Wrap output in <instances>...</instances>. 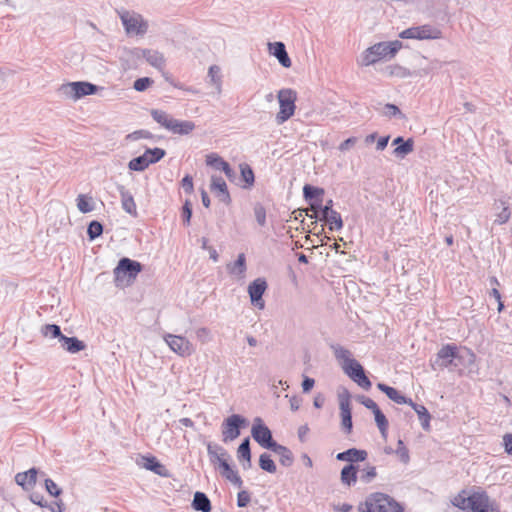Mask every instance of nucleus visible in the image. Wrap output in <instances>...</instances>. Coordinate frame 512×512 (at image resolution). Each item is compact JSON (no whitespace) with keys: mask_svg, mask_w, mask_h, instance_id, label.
<instances>
[{"mask_svg":"<svg viewBox=\"0 0 512 512\" xmlns=\"http://www.w3.org/2000/svg\"><path fill=\"white\" fill-rule=\"evenodd\" d=\"M451 503L465 512H501L499 504L495 500H491L484 490L468 495L467 490L462 489Z\"/></svg>","mask_w":512,"mask_h":512,"instance_id":"1","label":"nucleus"},{"mask_svg":"<svg viewBox=\"0 0 512 512\" xmlns=\"http://www.w3.org/2000/svg\"><path fill=\"white\" fill-rule=\"evenodd\" d=\"M358 512H404V509L388 494L374 492L359 504Z\"/></svg>","mask_w":512,"mask_h":512,"instance_id":"2","label":"nucleus"},{"mask_svg":"<svg viewBox=\"0 0 512 512\" xmlns=\"http://www.w3.org/2000/svg\"><path fill=\"white\" fill-rule=\"evenodd\" d=\"M143 270V265L128 257H122L113 270L114 284L118 288L131 285Z\"/></svg>","mask_w":512,"mask_h":512,"instance_id":"3","label":"nucleus"},{"mask_svg":"<svg viewBox=\"0 0 512 512\" xmlns=\"http://www.w3.org/2000/svg\"><path fill=\"white\" fill-rule=\"evenodd\" d=\"M102 89L103 87L88 81H74L60 85L57 92L62 97L76 101L85 96L94 95Z\"/></svg>","mask_w":512,"mask_h":512,"instance_id":"4","label":"nucleus"},{"mask_svg":"<svg viewBox=\"0 0 512 512\" xmlns=\"http://www.w3.org/2000/svg\"><path fill=\"white\" fill-rule=\"evenodd\" d=\"M279 102V112L276 114V123L278 125L288 121L295 113L297 93L293 89H281L277 95Z\"/></svg>","mask_w":512,"mask_h":512,"instance_id":"5","label":"nucleus"},{"mask_svg":"<svg viewBox=\"0 0 512 512\" xmlns=\"http://www.w3.org/2000/svg\"><path fill=\"white\" fill-rule=\"evenodd\" d=\"M460 358L458 346L454 343H448L441 347L434 359L430 360V366L434 371L442 370L450 366H457L455 360Z\"/></svg>","mask_w":512,"mask_h":512,"instance_id":"6","label":"nucleus"},{"mask_svg":"<svg viewBox=\"0 0 512 512\" xmlns=\"http://www.w3.org/2000/svg\"><path fill=\"white\" fill-rule=\"evenodd\" d=\"M252 438L264 449L272 450L278 443L274 440L272 431L261 417H255L251 428Z\"/></svg>","mask_w":512,"mask_h":512,"instance_id":"7","label":"nucleus"},{"mask_svg":"<svg viewBox=\"0 0 512 512\" xmlns=\"http://www.w3.org/2000/svg\"><path fill=\"white\" fill-rule=\"evenodd\" d=\"M248 425V420L239 414H232L222 422V441L227 443L238 438L241 429Z\"/></svg>","mask_w":512,"mask_h":512,"instance_id":"8","label":"nucleus"},{"mask_svg":"<svg viewBox=\"0 0 512 512\" xmlns=\"http://www.w3.org/2000/svg\"><path fill=\"white\" fill-rule=\"evenodd\" d=\"M207 452L211 462L217 461L219 464L220 474L223 478L230 481V479L237 474L231 465L228 463L225 457H228V453L218 445L213 446L211 443L207 446Z\"/></svg>","mask_w":512,"mask_h":512,"instance_id":"9","label":"nucleus"},{"mask_svg":"<svg viewBox=\"0 0 512 512\" xmlns=\"http://www.w3.org/2000/svg\"><path fill=\"white\" fill-rule=\"evenodd\" d=\"M345 374L354 381L357 385L365 390H369L372 382L366 375L364 367L356 360L351 359L346 365H342Z\"/></svg>","mask_w":512,"mask_h":512,"instance_id":"10","label":"nucleus"},{"mask_svg":"<svg viewBox=\"0 0 512 512\" xmlns=\"http://www.w3.org/2000/svg\"><path fill=\"white\" fill-rule=\"evenodd\" d=\"M399 37L418 40L439 39L441 31L431 25H422L405 29L399 34Z\"/></svg>","mask_w":512,"mask_h":512,"instance_id":"11","label":"nucleus"},{"mask_svg":"<svg viewBox=\"0 0 512 512\" xmlns=\"http://www.w3.org/2000/svg\"><path fill=\"white\" fill-rule=\"evenodd\" d=\"M351 394L347 389H344L339 394V408L341 417V428L345 434H350L353 429L352 409L350 406Z\"/></svg>","mask_w":512,"mask_h":512,"instance_id":"12","label":"nucleus"},{"mask_svg":"<svg viewBox=\"0 0 512 512\" xmlns=\"http://www.w3.org/2000/svg\"><path fill=\"white\" fill-rule=\"evenodd\" d=\"M268 288L265 278H257L248 285V294L251 304L259 309H264L265 301L263 295Z\"/></svg>","mask_w":512,"mask_h":512,"instance_id":"13","label":"nucleus"},{"mask_svg":"<svg viewBox=\"0 0 512 512\" xmlns=\"http://www.w3.org/2000/svg\"><path fill=\"white\" fill-rule=\"evenodd\" d=\"M120 18L128 34L135 33L137 35H143L147 32L148 25L143 21L141 15H131L126 11L120 15Z\"/></svg>","mask_w":512,"mask_h":512,"instance_id":"14","label":"nucleus"},{"mask_svg":"<svg viewBox=\"0 0 512 512\" xmlns=\"http://www.w3.org/2000/svg\"><path fill=\"white\" fill-rule=\"evenodd\" d=\"M403 44L399 40L379 42L370 47V54L376 55L378 60L385 57H394L395 54L402 48Z\"/></svg>","mask_w":512,"mask_h":512,"instance_id":"15","label":"nucleus"},{"mask_svg":"<svg viewBox=\"0 0 512 512\" xmlns=\"http://www.w3.org/2000/svg\"><path fill=\"white\" fill-rule=\"evenodd\" d=\"M165 340L171 350L180 356H190L193 352L192 344L183 336L169 334Z\"/></svg>","mask_w":512,"mask_h":512,"instance_id":"16","label":"nucleus"},{"mask_svg":"<svg viewBox=\"0 0 512 512\" xmlns=\"http://www.w3.org/2000/svg\"><path fill=\"white\" fill-rule=\"evenodd\" d=\"M210 190L222 203L225 205L231 204V195L225 180L221 176H211Z\"/></svg>","mask_w":512,"mask_h":512,"instance_id":"17","label":"nucleus"},{"mask_svg":"<svg viewBox=\"0 0 512 512\" xmlns=\"http://www.w3.org/2000/svg\"><path fill=\"white\" fill-rule=\"evenodd\" d=\"M134 55L138 58H144L151 66L163 70L165 67L164 55L153 49L135 48Z\"/></svg>","mask_w":512,"mask_h":512,"instance_id":"18","label":"nucleus"},{"mask_svg":"<svg viewBox=\"0 0 512 512\" xmlns=\"http://www.w3.org/2000/svg\"><path fill=\"white\" fill-rule=\"evenodd\" d=\"M324 194L325 190L321 187L313 186L311 184H305L303 187V197L305 201L309 203L312 211H315V208L321 207Z\"/></svg>","mask_w":512,"mask_h":512,"instance_id":"19","label":"nucleus"},{"mask_svg":"<svg viewBox=\"0 0 512 512\" xmlns=\"http://www.w3.org/2000/svg\"><path fill=\"white\" fill-rule=\"evenodd\" d=\"M206 164L222 171L230 181L236 177V173L230 164L216 153H210L206 156Z\"/></svg>","mask_w":512,"mask_h":512,"instance_id":"20","label":"nucleus"},{"mask_svg":"<svg viewBox=\"0 0 512 512\" xmlns=\"http://www.w3.org/2000/svg\"><path fill=\"white\" fill-rule=\"evenodd\" d=\"M368 457V452L363 449L358 448H349L343 452H339L336 455V459L338 461L349 462L348 464H356L359 462H364Z\"/></svg>","mask_w":512,"mask_h":512,"instance_id":"21","label":"nucleus"},{"mask_svg":"<svg viewBox=\"0 0 512 512\" xmlns=\"http://www.w3.org/2000/svg\"><path fill=\"white\" fill-rule=\"evenodd\" d=\"M117 191L119 192L121 198V205L123 210L130 214L133 217L138 216L137 206L134 201L133 195L126 189L124 185H117Z\"/></svg>","mask_w":512,"mask_h":512,"instance_id":"22","label":"nucleus"},{"mask_svg":"<svg viewBox=\"0 0 512 512\" xmlns=\"http://www.w3.org/2000/svg\"><path fill=\"white\" fill-rule=\"evenodd\" d=\"M37 475L38 469L32 467L25 472L17 473L15 476V482L25 491H30L37 482Z\"/></svg>","mask_w":512,"mask_h":512,"instance_id":"23","label":"nucleus"},{"mask_svg":"<svg viewBox=\"0 0 512 512\" xmlns=\"http://www.w3.org/2000/svg\"><path fill=\"white\" fill-rule=\"evenodd\" d=\"M378 390H380L382 393H384L390 400L397 404H407L412 405V399L406 397L403 395L399 390L396 388L389 386L385 383L379 382L377 384Z\"/></svg>","mask_w":512,"mask_h":512,"instance_id":"24","label":"nucleus"},{"mask_svg":"<svg viewBox=\"0 0 512 512\" xmlns=\"http://www.w3.org/2000/svg\"><path fill=\"white\" fill-rule=\"evenodd\" d=\"M269 52L273 55L284 68L292 65L291 59L287 53L286 46L283 42L269 43Z\"/></svg>","mask_w":512,"mask_h":512,"instance_id":"25","label":"nucleus"},{"mask_svg":"<svg viewBox=\"0 0 512 512\" xmlns=\"http://www.w3.org/2000/svg\"><path fill=\"white\" fill-rule=\"evenodd\" d=\"M392 145L395 146L393 155L396 157L404 158L414 150L413 138L404 139L402 136H398L393 139Z\"/></svg>","mask_w":512,"mask_h":512,"instance_id":"26","label":"nucleus"},{"mask_svg":"<svg viewBox=\"0 0 512 512\" xmlns=\"http://www.w3.org/2000/svg\"><path fill=\"white\" fill-rule=\"evenodd\" d=\"M143 461V467L149 471L154 472L155 474L162 476V477H168L169 470L166 468L165 465H163L155 456L153 455H146L142 456Z\"/></svg>","mask_w":512,"mask_h":512,"instance_id":"27","label":"nucleus"},{"mask_svg":"<svg viewBox=\"0 0 512 512\" xmlns=\"http://www.w3.org/2000/svg\"><path fill=\"white\" fill-rule=\"evenodd\" d=\"M359 465L347 464L340 472V480L343 485L348 487L354 486L358 479Z\"/></svg>","mask_w":512,"mask_h":512,"instance_id":"28","label":"nucleus"},{"mask_svg":"<svg viewBox=\"0 0 512 512\" xmlns=\"http://www.w3.org/2000/svg\"><path fill=\"white\" fill-rule=\"evenodd\" d=\"M60 343L61 347L71 354H76L86 348L85 342L75 336L68 337L64 335L60 340Z\"/></svg>","mask_w":512,"mask_h":512,"instance_id":"29","label":"nucleus"},{"mask_svg":"<svg viewBox=\"0 0 512 512\" xmlns=\"http://www.w3.org/2000/svg\"><path fill=\"white\" fill-rule=\"evenodd\" d=\"M191 507L199 512H211L212 504L209 497L201 491H196L191 502Z\"/></svg>","mask_w":512,"mask_h":512,"instance_id":"30","label":"nucleus"},{"mask_svg":"<svg viewBox=\"0 0 512 512\" xmlns=\"http://www.w3.org/2000/svg\"><path fill=\"white\" fill-rule=\"evenodd\" d=\"M410 406L416 412V414L421 422L422 429L424 431L429 432L431 429V426H430L431 414L428 411V409L424 405L418 404V403L414 402L413 400H412V405H410Z\"/></svg>","mask_w":512,"mask_h":512,"instance_id":"31","label":"nucleus"},{"mask_svg":"<svg viewBox=\"0 0 512 512\" xmlns=\"http://www.w3.org/2000/svg\"><path fill=\"white\" fill-rule=\"evenodd\" d=\"M271 451L280 456L279 461L282 466L290 467L294 463V455L288 447L277 443Z\"/></svg>","mask_w":512,"mask_h":512,"instance_id":"32","label":"nucleus"},{"mask_svg":"<svg viewBox=\"0 0 512 512\" xmlns=\"http://www.w3.org/2000/svg\"><path fill=\"white\" fill-rule=\"evenodd\" d=\"M171 125L173 127L169 128V131L179 135H188L195 128L194 122L189 120H178L175 118H173Z\"/></svg>","mask_w":512,"mask_h":512,"instance_id":"33","label":"nucleus"},{"mask_svg":"<svg viewBox=\"0 0 512 512\" xmlns=\"http://www.w3.org/2000/svg\"><path fill=\"white\" fill-rule=\"evenodd\" d=\"M227 270L229 274L236 276H244L247 265H246V256L244 253H240L237 256V259L233 263H229L227 265Z\"/></svg>","mask_w":512,"mask_h":512,"instance_id":"34","label":"nucleus"},{"mask_svg":"<svg viewBox=\"0 0 512 512\" xmlns=\"http://www.w3.org/2000/svg\"><path fill=\"white\" fill-rule=\"evenodd\" d=\"M384 72L390 77H399V78H407V77L420 75L418 72L410 71L409 69H407L401 65H398V64H393V65L387 66L385 68Z\"/></svg>","mask_w":512,"mask_h":512,"instance_id":"35","label":"nucleus"},{"mask_svg":"<svg viewBox=\"0 0 512 512\" xmlns=\"http://www.w3.org/2000/svg\"><path fill=\"white\" fill-rule=\"evenodd\" d=\"M239 168L241 180L244 182L242 187L244 189H250L255 183V174L252 167L247 163H241Z\"/></svg>","mask_w":512,"mask_h":512,"instance_id":"36","label":"nucleus"},{"mask_svg":"<svg viewBox=\"0 0 512 512\" xmlns=\"http://www.w3.org/2000/svg\"><path fill=\"white\" fill-rule=\"evenodd\" d=\"M150 114L154 121L166 129L169 130V128L173 127L171 125L173 117H171L167 112L160 109H152Z\"/></svg>","mask_w":512,"mask_h":512,"instance_id":"37","label":"nucleus"},{"mask_svg":"<svg viewBox=\"0 0 512 512\" xmlns=\"http://www.w3.org/2000/svg\"><path fill=\"white\" fill-rule=\"evenodd\" d=\"M78 210L83 213H89L94 210L95 203L93 198L86 194H79L76 199Z\"/></svg>","mask_w":512,"mask_h":512,"instance_id":"38","label":"nucleus"},{"mask_svg":"<svg viewBox=\"0 0 512 512\" xmlns=\"http://www.w3.org/2000/svg\"><path fill=\"white\" fill-rule=\"evenodd\" d=\"M373 415H374L375 423L381 433V436L384 439H386L387 433H388V427H389V422H388L387 417L385 416V414L382 412V410L380 408L377 409V411H375L373 413Z\"/></svg>","mask_w":512,"mask_h":512,"instance_id":"39","label":"nucleus"},{"mask_svg":"<svg viewBox=\"0 0 512 512\" xmlns=\"http://www.w3.org/2000/svg\"><path fill=\"white\" fill-rule=\"evenodd\" d=\"M322 221L327 223L328 229L332 232L339 231L344 226L342 216L338 211L331 213L326 217V219H323Z\"/></svg>","mask_w":512,"mask_h":512,"instance_id":"40","label":"nucleus"},{"mask_svg":"<svg viewBox=\"0 0 512 512\" xmlns=\"http://www.w3.org/2000/svg\"><path fill=\"white\" fill-rule=\"evenodd\" d=\"M237 457L239 461H248L252 458L250 438L246 437L242 440L237 449Z\"/></svg>","mask_w":512,"mask_h":512,"instance_id":"41","label":"nucleus"},{"mask_svg":"<svg viewBox=\"0 0 512 512\" xmlns=\"http://www.w3.org/2000/svg\"><path fill=\"white\" fill-rule=\"evenodd\" d=\"M149 165L148 157L143 153L142 155L131 159L128 163V168L131 171L142 172L147 169Z\"/></svg>","mask_w":512,"mask_h":512,"instance_id":"42","label":"nucleus"},{"mask_svg":"<svg viewBox=\"0 0 512 512\" xmlns=\"http://www.w3.org/2000/svg\"><path fill=\"white\" fill-rule=\"evenodd\" d=\"M259 467L270 474H274L277 471V466L274 460L271 458V455L268 453H262L259 456Z\"/></svg>","mask_w":512,"mask_h":512,"instance_id":"43","label":"nucleus"},{"mask_svg":"<svg viewBox=\"0 0 512 512\" xmlns=\"http://www.w3.org/2000/svg\"><path fill=\"white\" fill-rule=\"evenodd\" d=\"M330 348L334 352V356L338 361H342V365H346L349 360L353 359L351 352L340 344H331Z\"/></svg>","mask_w":512,"mask_h":512,"instance_id":"44","label":"nucleus"},{"mask_svg":"<svg viewBox=\"0 0 512 512\" xmlns=\"http://www.w3.org/2000/svg\"><path fill=\"white\" fill-rule=\"evenodd\" d=\"M41 333L44 337L57 338L59 341L62 339L64 334L61 328L57 324H45L41 327Z\"/></svg>","mask_w":512,"mask_h":512,"instance_id":"45","label":"nucleus"},{"mask_svg":"<svg viewBox=\"0 0 512 512\" xmlns=\"http://www.w3.org/2000/svg\"><path fill=\"white\" fill-rule=\"evenodd\" d=\"M104 226L97 220H92L87 226V237L90 241L95 240L103 234Z\"/></svg>","mask_w":512,"mask_h":512,"instance_id":"46","label":"nucleus"},{"mask_svg":"<svg viewBox=\"0 0 512 512\" xmlns=\"http://www.w3.org/2000/svg\"><path fill=\"white\" fill-rule=\"evenodd\" d=\"M335 211L336 210L333 209V200L329 199L326 201L325 204H323V202H321V207L315 208V211H313V212L317 213V215H315L314 217L321 221L323 219H326V217L328 215H330L331 213H333Z\"/></svg>","mask_w":512,"mask_h":512,"instance_id":"47","label":"nucleus"},{"mask_svg":"<svg viewBox=\"0 0 512 512\" xmlns=\"http://www.w3.org/2000/svg\"><path fill=\"white\" fill-rule=\"evenodd\" d=\"M144 153H145L146 157H148L149 164H155V163L159 162L166 155V151L164 149L158 148V147L147 148Z\"/></svg>","mask_w":512,"mask_h":512,"instance_id":"48","label":"nucleus"},{"mask_svg":"<svg viewBox=\"0 0 512 512\" xmlns=\"http://www.w3.org/2000/svg\"><path fill=\"white\" fill-rule=\"evenodd\" d=\"M359 471L361 472L360 480L366 484L371 483L377 476L376 467L369 464Z\"/></svg>","mask_w":512,"mask_h":512,"instance_id":"49","label":"nucleus"},{"mask_svg":"<svg viewBox=\"0 0 512 512\" xmlns=\"http://www.w3.org/2000/svg\"><path fill=\"white\" fill-rule=\"evenodd\" d=\"M253 212L258 225L261 227L266 226V209L263 206V204L260 202H256L253 206Z\"/></svg>","mask_w":512,"mask_h":512,"instance_id":"50","label":"nucleus"},{"mask_svg":"<svg viewBox=\"0 0 512 512\" xmlns=\"http://www.w3.org/2000/svg\"><path fill=\"white\" fill-rule=\"evenodd\" d=\"M221 69L217 65H212L209 67L208 70V77L210 78L211 82L216 85V88L218 92L221 91Z\"/></svg>","mask_w":512,"mask_h":512,"instance_id":"51","label":"nucleus"},{"mask_svg":"<svg viewBox=\"0 0 512 512\" xmlns=\"http://www.w3.org/2000/svg\"><path fill=\"white\" fill-rule=\"evenodd\" d=\"M193 210H192V204L190 200H186L182 206L181 210V218L184 226H189L191 224V218H192Z\"/></svg>","mask_w":512,"mask_h":512,"instance_id":"52","label":"nucleus"},{"mask_svg":"<svg viewBox=\"0 0 512 512\" xmlns=\"http://www.w3.org/2000/svg\"><path fill=\"white\" fill-rule=\"evenodd\" d=\"M154 80L150 77H141L137 78L133 83V88L138 92L146 91L152 84Z\"/></svg>","mask_w":512,"mask_h":512,"instance_id":"53","label":"nucleus"},{"mask_svg":"<svg viewBox=\"0 0 512 512\" xmlns=\"http://www.w3.org/2000/svg\"><path fill=\"white\" fill-rule=\"evenodd\" d=\"M44 484L46 491L51 496L57 498L62 494V489L51 478H45Z\"/></svg>","mask_w":512,"mask_h":512,"instance_id":"54","label":"nucleus"},{"mask_svg":"<svg viewBox=\"0 0 512 512\" xmlns=\"http://www.w3.org/2000/svg\"><path fill=\"white\" fill-rule=\"evenodd\" d=\"M395 453L399 456L400 460L403 463L406 464L409 462V460H410L409 450L405 446L403 440H401V439L398 440L397 449H396Z\"/></svg>","mask_w":512,"mask_h":512,"instance_id":"55","label":"nucleus"},{"mask_svg":"<svg viewBox=\"0 0 512 512\" xmlns=\"http://www.w3.org/2000/svg\"><path fill=\"white\" fill-rule=\"evenodd\" d=\"M384 115L387 116V117H399V118H403L404 115L403 113L401 112V110L399 109V107L395 104H391V103H387L385 106H384Z\"/></svg>","mask_w":512,"mask_h":512,"instance_id":"56","label":"nucleus"},{"mask_svg":"<svg viewBox=\"0 0 512 512\" xmlns=\"http://www.w3.org/2000/svg\"><path fill=\"white\" fill-rule=\"evenodd\" d=\"M251 501V494L247 490H241L237 494V506L239 508H245Z\"/></svg>","mask_w":512,"mask_h":512,"instance_id":"57","label":"nucleus"},{"mask_svg":"<svg viewBox=\"0 0 512 512\" xmlns=\"http://www.w3.org/2000/svg\"><path fill=\"white\" fill-rule=\"evenodd\" d=\"M181 186L186 194H192L194 192L193 178L191 175L186 174L181 180Z\"/></svg>","mask_w":512,"mask_h":512,"instance_id":"58","label":"nucleus"},{"mask_svg":"<svg viewBox=\"0 0 512 512\" xmlns=\"http://www.w3.org/2000/svg\"><path fill=\"white\" fill-rule=\"evenodd\" d=\"M377 61H379V60L376 57V55L370 54V47L367 48L363 52L362 57H361V64L362 65L369 66V65H372V64L376 63Z\"/></svg>","mask_w":512,"mask_h":512,"instance_id":"59","label":"nucleus"},{"mask_svg":"<svg viewBox=\"0 0 512 512\" xmlns=\"http://www.w3.org/2000/svg\"><path fill=\"white\" fill-rule=\"evenodd\" d=\"M128 137L135 139V140L140 139V138H144V139H155L156 138V136L153 135L150 131L144 130V129L134 131L133 133L129 134Z\"/></svg>","mask_w":512,"mask_h":512,"instance_id":"60","label":"nucleus"},{"mask_svg":"<svg viewBox=\"0 0 512 512\" xmlns=\"http://www.w3.org/2000/svg\"><path fill=\"white\" fill-rule=\"evenodd\" d=\"M30 500L39 507L45 508L48 506V502L44 499V496L39 492H32L30 494Z\"/></svg>","mask_w":512,"mask_h":512,"instance_id":"61","label":"nucleus"},{"mask_svg":"<svg viewBox=\"0 0 512 512\" xmlns=\"http://www.w3.org/2000/svg\"><path fill=\"white\" fill-rule=\"evenodd\" d=\"M196 337L202 343H206V342H208L211 339V337H210V330L208 328H206V327L198 328L196 330Z\"/></svg>","mask_w":512,"mask_h":512,"instance_id":"62","label":"nucleus"},{"mask_svg":"<svg viewBox=\"0 0 512 512\" xmlns=\"http://www.w3.org/2000/svg\"><path fill=\"white\" fill-rule=\"evenodd\" d=\"M504 451L512 456V434L507 433L503 436Z\"/></svg>","mask_w":512,"mask_h":512,"instance_id":"63","label":"nucleus"},{"mask_svg":"<svg viewBox=\"0 0 512 512\" xmlns=\"http://www.w3.org/2000/svg\"><path fill=\"white\" fill-rule=\"evenodd\" d=\"M46 508H48L51 512H63L64 503L61 500H54L50 504L48 503Z\"/></svg>","mask_w":512,"mask_h":512,"instance_id":"64","label":"nucleus"}]
</instances>
